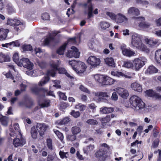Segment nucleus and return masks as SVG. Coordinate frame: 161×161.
<instances>
[{
	"instance_id": "864d4df0",
	"label": "nucleus",
	"mask_w": 161,
	"mask_h": 161,
	"mask_svg": "<svg viewBox=\"0 0 161 161\" xmlns=\"http://www.w3.org/2000/svg\"><path fill=\"white\" fill-rule=\"evenodd\" d=\"M106 15L109 17L111 19H112L115 20L116 14H114L112 12H107L106 13Z\"/></svg>"
},
{
	"instance_id": "774afa93",
	"label": "nucleus",
	"mask_w": 161,
	"mask_h": 161,
	"mask_svg": "<svg viewBox=\"0 0 161 161\" xmlns=\"http://www.w3.org/2000/svg\"><path fill=\"white\" fill-rule=\"evenodd\" d=\"M156 25L158 26H161V17L155 20Z\"/></svg>"
},
{
	"instance_id": "5fc2aeb1",
	"label": "nucleus",
	"mask_w": 161,
	"mask_h": 161,
	"mask_svg": "<svg viewBox=\"0 0 161 161\" xmlns=\"http://www.w3.org/2000/svg\"><path fill=\"white\" fill-rule=\"evenodd\" d=\"M70 120V119L68 117H66L64 118L60 122V123L61 125H64L67 124Z\"/></svg>"
},
{
	"instance_id": "a18cd8bd",
	"label": "nucleus",
	"mask_w": 161,
	"mask_h": 161,
	"mask_svg": "<svg viewBox=\"0 0 161 161\" xmlns=\"http://www.w3.org/2000/svg\"><path fill=\"white\" fill-rule=\"evenodd\" d=\"M15 26H24L25 23L22 20L15 19Z\"/></svg>"
},
{
	"instance_id": "8fccbe9b",
	"label": "nucleus",
	"mask_w": 161,
	"mask_h": 161,
	"mask_svg": "<svg viewBox=\"0 0 161 161\" xmlns=\"http://www.w3.org/2000/svg\"><path fill=\"white\" fill-rule=\"evenodd\" d=\"M41 18L42 19L45 20H49L50 18L49 14L47 13L42 14L41 15Z\"/></svg>"
},
{
	"instance_id": "4c0bfd02",
	"label": "nucleus",
	"mask_w": 161,
	"mask_h": 161,
	"mask_svg": "<svg viewBox=\"0 0 161 161\" xmlns=\"http://www.w3.org/2000/svg\"><path fill=\"white\" fill-rule=\"evenodd\" d=\"M59 154L62 159L66 158L69 156V153L68 152H64L61 150L59 151Z\"/></svg>"
},
{
	"instance_id": "39448f33",
	"label": "nucleus",
	"mask_w": 161,
	"mask_h": 161,
	"mask_svg": "<svg viewBox=\"0 0 161 161\" xmlns=\"http://www.w3.org/2000/svg\"><path fill=\"white\" fill-rule=\"evenodd\" d=\"M142 43L139 35L137 34L134 33L131 36V46L137 48Z\"/></svg>"
},
{
	"instance_id": "de8ad7c7",
	"label": "nucleus",
	"mask_w": 161,
	"mask_h": 161,
	"mask_svg": "<svg viewBox=\"0 0 161 161\" xmlns=\"http://www.w3.org/2000/svg\"><path fill=\"white\" fill-rule=\"evenodd\" d=\"M151 5L154 8L161 9V1L158 3H152Z\"/></svg>"
},
{
	"instance_id": "c85d7f7f",
	"label": "nucleus",
	"mask_w": 161,
	"mask_h": 161,
	"mask_svg": "<svg viewBox=\"0 0 161 161\" xmlns=\"http://www.w3.org/2000/svg\"><path fill=\"white\" fill-rule=\"evenodd\" d=\"M94 78L96 81L100 83L103 84L104 75H94Z\"/></svg>"
},
{
	"instance_id": "f3484780",
	"label": "nucleus",
	"mask_w": 161,
	"mask_h": 161,
	"mask_svg": "<svg viewBox=\"0 0 161 161\" xmlns=\"http://www.w3.org/2000/svg\"><path fill=\"white\" fill-rule=\"evenodd\" d=\"M77 68V72H76L80 74L83 73L85 71L86 66L84 63L78 61Z\"/></svg>"
},
{
	"instance_id": "7c9ffc66",
	"label": "nucleus",
	"mask_w": 161,
	"mask_h": 161,
	"mask_svg": "<svg viewBox=\"0 0 161 161\" xmlns=\"http://www.w3.org/2000/svg\"><path fill=\"white\" fill-rule=\"evenodd\" d=\"M95 96L96 97H109L108 94L106 92H97L93 93Z\"/></svg>"
},
{
	"instance_id": "4d7b16f0",
	"label": "nucleus",
	"mask_w": 161,
	"mask_h": 161,
	"mask_svg": "<svg viewBox=\"0 0 161 161\" xmlns=\"http://www.w3.org/2000/svg\"><path fill=\"white\" fill-rule=\"evenodd\" d=\"M15 19H9L7 20V24L10 26H14L15 25Z\"/></svg>"
},
{
	"instance_id": "9d476101",
	"label": "nucleus",
	"mask_w": 161,
	"mask_h": 161,
	"mask_svg": "<svg viewBox=\"0 0 161 161\" xmlns=\"http://www.w3.org/2000/svg\"><path fill=\"white\" fill-rule=\"evenodd\" d=\"M36 126L38 131L39 135L42 136L48 126L44 124H37Z\"/></svg>"
},
{
	"instance_id": "49530a36",
	"label": "nucleus",
	"mask_w": 161,
	"mask_h": 161,
	"mask_svg": "<svg viewBox=\"0 0 161 161\" xmlns=\"http://www.w3.org/2000/svg\"><path fill=\"white\" fill-rule=\"evenodd\" d=\"M86 108V106L81 104L79 103L75 106V108L78 109L81 111H83L85 110Z\"/></svg>"
},
{
	"instance_id": "0eeeda50",
	"label": "nucleus",
	"mask_w": 161,
	"mask_h": 161,
	"mask_svg": "<svg viewBox=\"0 0 161 161\" xmlns=\"http://www.w3.org/2000/svg\"><path fill=\"white\" fill-rule=\"evenodd\" d=\"M87 61L92 67L94 68L98 66L100 63L99 58L94 56H90L88 58Z\"/></svg>"
},
{
	"instance_id": "bf43d9fd",
	"label": "nucleus",
	"mask_w": 161,
	"mask_h": 161,
	"mask_svg": "<svg viewBox=\"0 0 161 161\" xmlns=\"http://www.w3.org/2000/svg\"><path fill=\"white\" fill-rule=\"evenodd\" d=\"M22 48L24 50L26 51H31L32 49V46L30 45H24Z\"/></svg>"
},
{
	"instance_id": "2eb2a0df",
	"label": "nucleus",
	"mask_w": 161,
	"mask_h": 161,
	"mask_svg": "<svg viewBox=\"0 0 161 161\" xmlns=\"http://www.w3.org/2000/svg\"><path fill=\"white\" fill-rule=\"evenodd\" d=\"M115 21L117 23H122L127 21V18L121 13H119L116 14Z\"/></svg>"
},
{
	"instance_id": "412c9836",
	"label": "nucleus",
	"mask_w": 161,
	"mask_h": 161,
	"mask_svg": "<svg viewBox=\"0 0 161 161\" xmlns=\"http://www.w3.org/2000/svg\"><path fill=\"white\" fill-rule=\"evenodd\" d=\"M9 121L8 118L0 114V122L4 126H7Z\"/></svg>"
},
{
	"instance_id": "dca6fc26",
	"label": "nucleus",
	"mask_w": 161,
	"mask_h": 161,
	"mask_svg": "<svg viewBox=\"0 0 161 161\" xmlns=\"http://www.w3.org/2000/svg\"><path fill=\"white\" fill-rule=\"evenodd\" d=\"M107 152L103 149H100L97 151L94 154V156L96 158H100L102 157L104 158L107 157Z\"/></svg>"
},
{
	"instance_id": "1a4fd4ad",
	"label": "nucleus",
	"mask_w": 161,
	"mask_h": 161,
	"mask_svg": "<svg viewBox=\"0 0 161 161\" xmlns=\"http://www.w3.org/2000/svg\"><path fill=\"white\" fill-rule=\"evenodd\" d=\"M114 90L122 98H126L129 96V94L128 91L124 88L118 87L114 89Z\"/></svg>"
},
{
	"instance_id": "a211bd4d",
	"label": "nucleus",
	"mask_w": 161,
	"mask_h": 161,
	"mask_svg": "<svg viewBox=\"0 0 161 161\" xmlns=\"http://www.w3.org/2000/svg\"><path fill=\"white\" fill-rule=\"evenodd\" d=\"M103 79V85H112L115 81L114 80L105 75H104Z\"/></svg>"
},
{
	"instance_id": "6e6552de",
	"label": "nucleus",
	"mask_w": 161,
	"mask_h": 161,
	"mask_svg": "<svg viewBox=\"0 0 161 161\" xmlns=\"http://www.w3.org/2000/svg\"><path fill=\"white\" fill-rule=\"evenodd\" d=\"M111 74L112 75L114 76L118 77L120 76L124 77L125 78L128 79H130L135 75L134 73H127L125 74H124L122 72L116 71H112Z\"/></svg>"
},
{
	"instance_id": "5701e85b",
	"label": "nucleus",
	"mask_w": 161,
	"mask_h": 161,
	"mask_svg": "<svg viewBox=\"0 0 161 161\" xmlns=\"http://www.w3.org/2000/svg\"><path fill=\"white\" fill-rule=\"evenodd\" d=\"M114 109L112 107H103L100 108V111L102 114H108L113 112Z\"/></svg>"
},
{
	"instance_id": "0e129e2a",
	"label": "nucleus",
	"mask_w": 161,
	"mask_h": 161,
	"mask_svg": "<svg viewBox=\"0 0 161 161\" xmlns=\"http://www.w3.org/2000/svg\"><path fill=\"white\" fill-rule=\"evenodd\" d=\"M73 50H70L68 51L66 53V56L69 58H71L73 57Z\"/></svg>"
},
{
	"instance_id": "052dcab7",
	"label": "nucleus",
	"mask_w": 161,
	"mask_h": 161,
	"mask_svg": "<svg viewBox=\"0 0 161 161\" xmlns=\"http://www.w3.org/2000/svg\"><path fill=\"white\" fill-rule=\"evenodd\" d=\"M80 38H70L68 40V42L69 43L70 42H71L72 43H73V44H76V42L77 40H80Z\"/></svg>"
},
{
	"instance_id": "b1692460",
	"label": "nucleus",
	"mask_w": 161,
	"mask_h": 161,
	"mask_svg": "<svg viewBox=\"0 0 161 161\" xmlns=\"http://www.w3.org/2000/svg\"><path fill=\"white\" fill-rule=\"evenodd\" d=\"M155 58L157 63L161 64V49L158 50L156 51Z\"/></svg>"
},
{
	"instance_id": "37998d69",
	"label": "nucleus",
	"mask_w": 161,
	"mask_h": 161,
	"mask_svg": "<svg viewBox=\"0 0 161 161\" xmlns=\"http://www.w3.org/2000/svg\"><path fill=\"white\" fill-rule=\"evenodd\" d=\"M100 25L101 28L103 30H105L110 26V25L108 22L104 21L100 22Z\"/></svg>"
},
{
	"instance_id": "20e7f679",
	"label": "nucleus",
	"mask_w": 161,
	"mask_h": 161,
	"mask_svg": "<svg viewBox=\"0 0 161 161\" xmlns=\"http://www.w3.org/2000/svg\"><path fill=\"white\" fill-rule=\"evenodd\" d=\"M16 137L14 139L13 144L15 147H22L25 145L26 143L25 138L23 137L22 135H18L15 136Z\"/></svg>"
},
{
	"instance_id": "9b49d317",
	"label": "nucleus",
	"mask_w": 161,
	"mask_h": 161,
	"mask_svg": "<svg viewBox=\"0 0 161 161\" xmlns=\"http://www.w3.org/2000/svg\"><path fill=\"white\" fill-rule=\"evenodd\" d=\"M144 40L145 43L150 47H153L158 45V40L152 38H146Z\"/></svg>"
},
{
	"instance_id": "f704fd0d",
	"label": "nucleus",
	"mask_w": 161,
	"mask_h": 161,
	"mask_svg": "<svg viewBox=\"0 0 161 161\" xmlns=\"http://www.w3.org/2000/svg\"><path fill=\"white\" fill-rule=\"evenodd\" d=\"M150 24L145 22H142L139 23V25L142 28L146 29L150 26Z\"/></svg>"
},
{
	"instance_id": "6ab92c4d",
	"label": "nucleus",
	"mask_w": 161,
	"mask_h": 161,
	"mask_svg": "<svg viewBox=\"0 0 161 161\" xmlns=\"http://www.w3.org/2000/svg\"><path fill=\"white\" fill-rule=\"evenodd\" d=\"M9 31L8 29H0V40H5Z\"/></svg>"
},
{
	"instance_id": "e2e57ef3",
	"label": "nucleus",
	"mask_w": 161,
	"mask_h": 161,
	"mask_svg": "<svg viewBox=\"0 0 161 161\" xmlns=\"http://www.w3.org/2000/svg\"><path fill=\"white\" fill-rule=\"evenodd\" d=\"M52 39L51 37L46 38L44 41V45H48Z\"/></svg>"
},
{
	"instance_id": "c9c22d12",
	"label": "nucleus",
	"mask_w": 161,
	"mask_h": 161,
	"mask_svg": "<svg viewBox=\"0 0 161 161\" xmlns=\"http://www.w3.org/2000/svg\"><path fill=\"white\" fill-rule=\"evenodd\" d=\"M147 71L150 74L155 73L158 71V69L153 65H151L148 68Z\"/></svg>"
},
{
	"instance_id": "680f3d73",
	"label": "nucleus",
	"mask_w": 161,
	"mask_h": 161,
	"mask_svg": "<svg viewBox=\"0 0 161 161\" xmlns=\"http://www.w3.org/2000/svg\"><path fill=\"white\" fill-rule=\"evenodd\" d=\"M79 88L80 90L83 92H86L88 94L90 93L89 91L87 88L85 87L82 85L80 86Z\"/></svg>"
},
{
	"instance_id": "6e6d98bb",
	"label": "nucleus",
	"mask_w": 161,
	"mask_h": 161,
	"mask_svg": "<svg viewBox=\"0 0 161 161\" xmlns=\"http://www.w3.org/2000/svg\"><path fill=\"white\" fill-rule=\"evenodd\" d=\"M39 105L41 108L48 107L50 106V101L49 100H47L41 104H40Z\"/></svg>"
},
{
	"instance_id": "393cba45",
	"label": "nucleus",
	"mask_w": 161,
	"mask_h": 161,
	"mask_svg": "<svg viewBox=\"0 0 161 161\" xmlns=\"http://www.w3.org/2000/svg\"><path fill=\"white\" fill-rule=\"evenodd\" d=\"M105 62L108 65L114 67L115 66V63L114 59L112 58H107L105 59Z\"/></svg>"
},
{
	"instance_id": "2f4dec72",
	"label": "nucleus",
	"mask_w": 161,
	"mask_h": 161,
	"mask_svg": "<svg viewBox=\"0 0 161 161\" xmlns=\"http://www.w3.org/2000/svg\"><path fill=\"white\" fill-rule=\"evenodd\" d=\"M78 63V61H76L75 60H73L71 61H69V64L71 65L73 69L76 72H77V69L75 67H77V64Z\"/></svg>"
},
{
	"instance_id": "f8f14e48",
	"label": "nucleus",
	"mask_w": 161,
	"mask_h": 161,
	"mask_svg": "<svg viewBox=\"0 0 161 161\" xmlns=\"http://www.w3.org/2000/svg\"><path fill=\"white\" fill-rule=\"evenodd\" d=\"M127 14L129 15L135 17L139 15L140 14V11L138 8L132 7L127 9Z\"/></svg>"
},
{
	"instance_id": "f257e3e1",
	"label": "nucleus",
	"mask_w": 161,
	"mask_h": 161,
	"mask_svg": "<svg viewBox=\"0 0 161 161\" xmlns=\"http://www.w3.org/2000/svg\"><path fill=\"white\" fill-rule=\"evenodd\" d=\"M58 64H59V63L57 64L56 63L54 62H53L50 64L51 66L53 69L47 71V75H45L39 83V86H43L47 83L49 80V76H51L53 77L56 74V71L58 69L57 68Z\"/></svg>"
},
{
	"instance_id": "c03bdc74",
	"label": "nucleus",
	"mask_w": 161,
	"mask_h": 161,
	"mask_svg": "<svg viewBox=\"0 0 161 161\" xmlns=\"http://www.w3.org/2000/svg\"><path fill=\"white\" fill-rule=\"evenodd\" d=\"M66 138L68 141L72 142L76 139V135L73 134L72 135H68L66 136Z\"/></svg>"
},
{
	"instance_id": "a878e982",
	"label": "nucleus",
	"mask_w": 161,
	"mask_h": 161,
	"mask_svg": "<svg viewBox=\"0 0 161 161\" xmlns=\"http://www.w3.org/2000/svg\"><path fill=\"white\" fill-rule=\"evenodd\" d=\"M94 148V145H90L84 147L83 148L84 153H85L87 154L93 151Z\"/></svg>"
},
{
	"instance_id": "69168bd1",
	"label": "nucleus",
	"mask_w": 161,
	"mask_h": 161,
	"mask_svg": "<svg viewBox=\"0 0 161 161\" xmlns=\"http://www.w3.org/2000/svg\"><path fill=\"white\" fill-rule=\"evenodd\" d=\"M116 92H114L112 93L111 97L112 99L114 101L117 100L118 99V96Z\"/></svg>"
},
{
	"instance_id": "4468645a",
	"label": "nucleus",
	"mask_w": 161,
	"mask_h": 161,
	"mask_svg": "<svg viewBox=\"0 0 161 161\" xmlns=\"http://www.w3.org/2000/svg\"><path fill=\"white\" fill-rule=\"evenodd\" d=\"M120 48L122 51L123 54L126 56L130 57L136 55V53L135 52L126 48L124 46H121Z\"/></svg>"
},
{
	"instance_id": "7ed1b4c3",
	"label": "nucleus",
	"mask_w": 161,
	"mask_h": 161,
	"mask_svg": "<svg viewBox=\"0 0 161 161\" xmlns=\"http://www.w3.org/2000/svg\"><path fill=\"white\" fill-rule=\"evenodd\" d=\"M147 58L144 57H140L134 59L132 61L134 68L133 69L136 71H139L147 62Z\"/></svg>"
},
{
	"instance_id": "58836bf2",
	"label": "nucleus",
	"mask_w": 161,
	"mask_h": 161,
	"mask_svg": "<svg viewBox=\"0 0 161 161\" xmlns=\"http://www.w3.org/2000/svg\"><path fill=\"white\" fill-rule=\"evenodd\" d=\"M58 72L59 74H65L68 77L70 78H73L72 76H71L67 72L66 69L64 68H59L58 69Z\"/></svg>"
},
{
	"instance_id": "ddd939ff",
	"label": "nucleus",
	"mask_w": 161,
	"mask_h": 161,
	"mask_svg": "<svg viewBox=\"0 0 161 161\" xmlns=\"http://www.w3.org/2000/svg\"><path fill=\"white\" fill-rule=\"evenodd\" d=\"M14 129H10V131L11 133H10V135L11 136H16V135H20L21 134L20 132V130L19 127V125L18 124L16 123L13 126Z\"/></svg>"
},
{
	"instance_id": "bb28decb",
	"label": "nucleus",
	"mask_w": 161,
	"mask_h": 161,
	"mask_svg": "<svg viewBox=\"0 0 161 161\" xmlns=\"http://www.w3.org/2000/svg\"><path fill=\"white\" fill-rule=\"evenodd\" d=\"M9 61L10 58L8 56H6L3 53H0V63Z\"/></svg>"
},
{
	"instance_id": "79ce46f5",
	"label": "nucleus",
	"mask_w": 161,
	"mask_h": 161,
	"mask_svg": "<svg viewBox=\"0 0 161 161\" xmlns=\"http://www.w3.org/2000/svg\"><path fill=\"white\" fill-rule=\"evenodd\" d=\"M145 93L149 97H155L156 98V97H155V95L157 94H158V93H156L154 92L153 90H147Z\"/></svg>"
},
{
	"instance_id": "c756f323",
	"label": "nucleus",
	"mask_w": 161,
	"mask_h": 161,
	"mask_svg": "<svg viewBox=\"0 0 161 161\" xmlns=\"http://www.w3.org/2000/svg\"><path fill=\"white\" fill-rule=\"evenodd\" d=\"M67 44L66 43H64V45L60 47L57 51V53L59 55H63Z\"/></svg>"
},
{
	"instance_id": "473e14b6",
	"label": "nucleus",
	"mask_w": 161,
	"mask_h": 161,
	"mask_svg": "<svg viewBox=\"0 0 161 161\" xmlns=\"http://www.w3.org/2000/svg\"><path fill=\"white\" fill-rule=\"evenodd\" d=\"M137 49H140L146 53H148L149 52V49L142 42Z\"/></svg>"
},
{
	"instance_id": "72a5a7b5",
	"label": "nucleus",
	"mask_w": 161,
	"mask_h": 161,
	"mask_svg": "<svg viewBox=\"0 0 161 161\" xmlns=\"http://www.w3.org/2000/svg\"><path fill=\"white\" fill-rule=\"evenodd\" d=\"M133 63L131 62L130 61H125L124 63L123 66L127 68H134Z\"/></svg>"
},
{
	"instance_id": "f03ea898",
	"label": "nucleus",
	"mask_w": 161,
	"mask_h": 161,
	"mask_svg": "<svg viewBox=\"0 0 161 161\" xmlns=\"http://www.w3.org/2000/svg\"><path fill=\"white\" fill-rule=\"evenodd\" d=\"M130 102L131 107L136 111L143 108L145 107V103L139 97L133 95L130 99Z\"/></svg>"
},
{
	"instance_id": "aec40b11",
	"label": "nucleus",
	"mask_w": 161,
	"mask_h": 161,
	"mask_svg": "<svg viewBox=\"0 0 161 161\" xmlns=\"http://www.w3.org/2000/svg\"><path fill=\"white\" fill-rule=\"evenodd\" d=\"M131 88L135 91L139 92H142V86L139 84L135 82L131 84L130 86Z\"/></svg>"
},
{
	"instance_id": "09e8293b",
	"label": "nucleus",
	"mask_w": 161,
	"mask_h": 161,
	"mask_svg": "<svg viewBox=\"0 0 161 161\" xmlns=\"http://www.w3.org/2000/svg\"><path fill=\"white\" fill-rule=\"evenodd\" d=\"M13 58L14 61L18 65V63L20 62L18 53H15L13 55Z\"/></svg>"
},
{
	"instance_id": "4be33fe9",
	"label": "nucleus",
	"mask_w": 161,
	"mask_h": 161,
	"mask_svg": "<svg viewBox=\"0 0 161 161\" xmlns=\"http://www.w3.org/2000/svg\"><path fill=\"white\" fill-rule=\"evenodd\" d=\"M38 130L36 126H33L31 127V134L32 138L36 139L38 136Z\"/></svg>"
},
{
	"instance_id": "cd10ccee",
	"label": "nucleus",
	"mask_w": 161,
	"mask_h": 161,
	"mask_svg": "<svg viewBox=\"0 0 161 161\" xmlns=\"http://www.w3.org/2000/svg\"><path fill=\"white\" fill-rule=\"evenodd\" d=\"M81 129L80 127L75 126L71 128V131L73 135H76L81 132Z\"/></svg>"
},
{
	"instance_id": "a19ab883",
	"label": "nucleus",
	"mask_w": 161,
	"mask_h": 161,
	"mask_svg": "<svg viewBox=\"0 0 161 161\" xmlns=\"http://www.w3.org/2000/svg\"><path fill=\"white\" fill-rule=\"evenodd\" d=\"M110 120V115H107L105 117L103 118L101 120V121L102 124L106 123L109 122Z\"/></svg>"
},
{
	"instance_id": "ea45409f",
	"label": "nucleus",
	"mask_w": 161,
	"mask_h": 161,
	"mask_svg": "<svg viewBox=\"0 0 161 161\" xmlns=\"http://www.w3.org/2000/svg\"><path fill=\"white\" fill-rule=\"evenodd\" d=\"M71 49L73 50V55L74 57L75 58H78L80 56V53L78 52V50L75 47H71Z\"/></svg>"
},
{
	"instance_id": "13d9d810",
	"label": "nucleus",
	"mask_w": 161,
	"mask_h": 161,
	"mask_svg": "<svg viewBox=\"0 0 161 161\" xmlns=\"http://www.w3.org/2000/svg\"><path fill=\"white\" fill-rule=\"evenodd\" d=\"M47 146L49 149H52V139H48L47 140Z\"/></svg>"
},
{
	"instance_id": "3c124183",
	"label": "nucleus",
	"mask_w": 161,
	"mask_h": 161,
	"mask_svg": "<svg viewBox=\"0 0 161 161\" xmlns=\"http://www.w3.org/2000/svg\"><path fill=\"white\" fill-rule=\"evenodd\" d=\"M86 123L90 125H95L98 124L97 121L93 119H89L86 121Z\"/></svg>"
},
{
	"instance_id": "338daca9",
	"label": "nucleus",
	"mask_w": 161,
	"mask_h": 161,
	"mask_svg": "<svg viewBox=\"0 0 161 161\" xmlns=\"http://www.w3.org/2000/svg\"><path fill=\"white\" fill-rule=\"evenodd\" d=\"M159 140L158 139L155 140L153 142L152 144V146L154 148L157 147L158 144Z\"/></svg>"
},
{
	"instance_id": "423d86ee",
	"label": "nucleus",
	"mask_w": 161,
	"mask_h": 161,
	"mask_svg": "<svg viewBox=\"0 0 161 161\" xmlns=\"http://www.w3.org/2000/svg\"><path fill=\"white\" fill-rule=\"evenodd\" d=\"M18 66L20 67L23 66L27 69L31 70L33 68V64L28 58H23L20 59V62L18 63Z\"/></svg>"
},
{
	"instance_id": "e433bc0d",
	"label": "nucleus",
	"mask_w": 161,
	"mask_h": 161,
	"mask_svg": "<svg viewBox=\"0 0 161 161\" xmlns=\"http://www.w3.org/2000/svg\"><path fill=\"white\" fill-rule=\"evenodd\" d=\"M53 131L55 133L58 137V138L61 142H63L64 138V135L63 133L57 130H53Z\"/></svg>"
},
{
	"instance_id": "603ef678",
	"label": "nucleus",
	"mask_w": 161,
	"mask_h": 161,
	"mask_svg": "<svg viewBox=\"0 0 161 161\" xmlns=\"http://www.w3.org/2000/svg\"><path fill=\"white\" fill-rule=\"evenodd\" d=\"M70 114L72 115L74 118H77L79 117L80 113L78 111H75V110H72L70 113Z\"/></svg>"
}]
</instances>
